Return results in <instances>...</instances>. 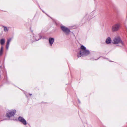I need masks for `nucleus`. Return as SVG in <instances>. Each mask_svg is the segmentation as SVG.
I'll return each mask as SVG.
<instances>
[{
	"label": "nucleus",
	"mask_w": 127,
	"mask_h": 127,
	"mask_svg": "<svg viewBox=\"0 0 127 127\" xmlns=\"http://www.w3.org/2000/svg\"><path fill=\"white\" fill-rule=\"evenodd\" d=\"M81 50L79 53H78L77 56L78 57H81L84 56H86L90 54L89 51L86 49V48L83 45H82L81 47Z\"/></svg>",
	"instance_id": "1"
},
{
	"label": "nucleus",
	"mask_w": 127,
	"mask_h": 127,
	"mask_svg": "<svg viewBox=\"0 0 127 127\" xmlns=\"http://www.w3.org/2000/svg\"><path fill=\"white\" fill-rule=\"evenodd\" d=\"M113 43L118 44V46L121 47L125 46L124 43L121 40L119 37H116L114 38L113 40Z\"/></svg>",
	"instance_id": "2"
},
{
	"label": "nucleus",
	"mask_w": 127,
	"mask_h": 127,
	"mask_svg": "<svg viewBox=\"0 0 127 127\" xmlns=\"http://www.w3.org/2000/svg\"><path fill=\"white\" fill-rule=\"evenodd\" d=\"M120 27L119 24L117 23L114 25L112 27L111 30L113 32H116L118 31Z\"/></svg>",
	"instance_id": "3"
},
{
	"label": "nucleus",
	"mask_w": 127,
	"mask_h": 127,
	"mask_svg": "<svg viewBox=\"0 0 127 127\" xmlns=\"http://www.w3.org/2000/svg\"><path fill=\"white\" fill-rule=\"evenodd\" d=\"M16 112V110H12L11 111L7 112L6 114V116L10 118L13 116L15 113Z\"/></svg>",
	"instance_id": "4"
},
{
	"label": "nucleus",
	"mask_w": 127,
	"mask_h": 127,
	"mask_svg": "<svg viewBox=\"0 0 127 127\" xmlns=\"http://www.w3.org/2000/svg\"><path fill=\"white\" fill-rule=\"evenodd\" d=\"M61 29L65 33H66V34H68L70 32V31L69 29L68 28L65 27L64 26H62L61 27Z\"/></svg>",
	"instance_id": "5"
},
{
	"label": "nucleus",
	"mask_w": 127,
	"mask_h": 127,
	"mask_svg": "<svg viewBox=\"0 0 127 127\" xmlns=\"http://www.w3.org/2000/svg\"><path fill=\"white\" fill-rule=\"evenodd\" d=\"M19 120L24 125H26L27 123L23 117H19L18 118Z\"/></svg>",
	"instance_id": "6"
},
{
	"label": "nucleus",
	"mask_w": 127,
	"mask_h": 127,
	"mask_svg": "<svg viewBox=\"0 0 127 127\" xmlns=\"http://www.w3.org/2000/svg\"><path fill=\"white\" fill-rule=\"evenodd\" d=\"M11 40V38H9L7 40L6 45V49H8V47L9 46V43Z\"/></svg>",
	"instance_id": "7"
},
{
	"label": "nucleus",
	"mask_w": 127,
	"mask_h": 127,
	"mask_svg": "<svg viewBox=\"0 0 127 127\" xmlns=\"http://www.w3.org/2000/svg\"><path fill=\"white\" fill-rule=\"evenodd\" d=\"M49 41L51 46H52L54 41V38H49Z\"/></svg>",
	"instance_id": "8"
},
{
	"label": "nucleus",
	"mask_w": 127,
	"mask_h": 127,
	"mask_svg": "<svg viewBox=\"0 0 127 127\" xmlns=\"http://www.w3.org/2000/svg\"><path fill=\"white\" fill-rule=\"evenodd\" d=\"M111 38L109 37H108L107 38L106 41V42L107 44H109L111 42Z\"/></svg>",
	"instance_id": "9"
},
{
	"label": "nucleus",
	"mask_w": 127,
	"mask_h": 127,
	"mask_svg": "<svg viewBox=\"0 0 127 127\" xmlns=\"http://www.w3.org/2000/svg\"><path fill=\"white\" fill-rule=\"evenodd\" d=\"M33 37L34 38H35V40L36 41L40 39L39 36L38 35H34Z\"/></svg>",
	"instance_id": "10"
},
{
	"label": "nucleus",
	"mask_w": 127,
	"mask_h": 127,
	"mask_svg": "<svg viewBox=\"0 0 127 127\" xmlns=\"http://www.w3.org/2000/svg\"><path fill=\"white\" fill-rule=\"evenodd\" d=\"M5 40L3 38L0 40V42L1 45H3L5 43Z\"/></svg>",
	"instance_id": "11"
},
{
	"label": "nucleus",
	"mask_w": 127,
	"mask_h": 127,
	"mask_svg": "<svg viewBox=\"0 0 127 127\" xmlns=\"http://www.w3.org/2000/svg\"><path fill=\"white\" fill-rule=\"evenodd\" d=\"M3 51V46H2L1 47L0 49V56H1L2 55Z\"/></svg>",
	"instance_id": "12"
},
{
	"label": "nucleus",
	"mask_w": 127,
	"mask_h": 127,
	"mask_svg": "<svg viewBox=\"0 0 127 127\" xmlns=\"http://www.w3.org/2000/svg\"><path fill=\"white\" fill-rule=\"evenodd\" d=\"M3 27L4 28V31L5 32H7L8 31V30L6 27L3 26Z\"/></svg>",
	"instance_id": "13"
},
{
	"label": "nucleus",
	"mask_w": 127,
	"mask_h": 127,
	"mask_svg": "<svg viewBox=\"0 0 127 127\" xmlns=\"http://www.w3.org/2000/svg\"><path fill=\"white\" fill-rule=\"evenodd\" d=\"M32 95V94H30V95Z\"/></svg>",
	"instance_id": "14"
}]
</instances>
